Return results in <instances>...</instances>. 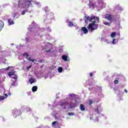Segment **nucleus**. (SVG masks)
<instances>
[{"instance_id":"1","label":"nucleus","mask_w":128,"mask_h":128,"mask_svg":"<svg viewBox=\"0 0 128 128\" xmlns=\"http://www.w3.org/2000/svg\"><path fill=\"white\" fill-rule=\"evenodd\" d=\"M32 6V2H30V0H20L18 2V6L19 8H28V6Z\"/></svg>"},{"instance_id":"2","label":"nucleus","mask_w":128,"mask_h":128,"mask_svg":"<svg viewBox=\"0 0 128 128\" xmlns=\"http://www.w3.org/2000/svg\"><path fill=\"white\" fill-rule=\"evenodd\" d=\"M96 20L92 21V23L90 24L88 26V28L89 32H92L94 30H96L98 28V24H96Z\"/></svg>"},{"instance_id":"3","label":"nucleus","mask_w":128,"mask_h":128,"mask_svg":"<svg viewBox=\"0 0 128 128\" xmlns=\"http://www.w3.org/2000/svg\"><path fill=\"white\" fill-rule=\"evenodd\" d=\"M86 18L87 20H88L90 22H92L93 20H97V22H100V18H98V17H96V16H92V17H90V16H87L86 17Z\"/></svg>"},{"instance_id":"4","label":"nucleus","mask_w":128,"mask_h":128,"mask_svg":"<svg viewBox=\"0 0 128 128\" xmlns=\"http://www.w3.org/2000/svg\"><path fill=\"white\" fill-rule=\"evenodd\" d=\"M104 18L106 20H112V16L110 15V14H106Z\"/></svg>"},{"instance_id":"5","label":"nucleus","mask_w":128,"mask_h":128,"mask_svg":"<svg viewBox=\"0 0 128 128\" xmlns=\"http://www.w3.org/2000/svg\"><path fill=\"white\" fill-rule=\"evenodd\" d=\"M60 106H64V108H66V106H68V102H62L61 103H60Z\"/></svg>"},{"instance_id":"6","label":"nucleus","mask_w":128,"mask_h":128,"mask_svg":"<svg viewBox=\"0 0 128 128\" xmlns=\"http://www.w3.org/2000/svg\"><path fill=\"white\" fill-rule=\"evenodd\" d=\"M8 22L10 26H12V24H14V20H12L10 18L8 19Z\"/></svg>"},{"instance_id":"7","label":"nucleus","mask_w":128,"mask_h":128,"mask_svg":"<svg viewBox=\"0 0 128 128\" xmlns=\"http://www.w3.org/2000/svg\"><path fill=\"white\" fill-rule=\"evenodd\" d=\"M82 30L84 32V34H88V29L86 27H82Z\"/></svg>"},{"instance_id":"8","label":"nucleus","mask_w":128,"mask_h":128,"mask_svg":"<svg viewBox=\"0 0 128 128\" xmlns=\"http://www.w3.org/2000/svg\"><path fill=\"white\" fill-rule=\"evenodd\" d=\"M112 21L110 23H108V21L103 20V24H105V26H110V24H112Z\"/></svg>"},{"instance_id":"9","label":"nucleus","mask_w":128,"mask_h":128,"mask_svg":"<svg viewBox=\"0 0 128 128\" xmlns=\"http://www.w3.org/2000/svg\"><path fill=\"white\" fill-rule=\"evenodd\" d=\"M4 26V22L0 20V32L2 30V28Z\"/></svg>"},{"instance_id":"10","label":"nucleus","mask_w":128,"mask_h":128,"mask_svg":"<svg viewBox=\"0 0 128 128\" xmlns=\"http://www.w3.org/2000/svg\"><path fill=\"white\" fill-rule=\"evenodd\" d=\"M80 110L82 111L86 110V108L84 107V105L82 104H80Z\"/></svg>"},{"instance_id":"11","label":"nucleus","mask_w":128,"mask_h":128,"mask_svg":"<svg viewBox=\"0 0 128 128\" xmlns=\"http://www.w3.org/2000/svg\"><path fill=\"white\" fill-rule=\"evenodd\" d=\"M62 58L63 60H64V62H66L68 60V56L66 55H63L62 56Z\"/></svg>"},{"instance_id":"12","label":"nucleus","mask_w":128,"mask_h":128,"mask_svg":"<svg viewBox=\"0 0 128 128\" xmlns=\"http://www.w3.org/2000/svg\"><path fill=\"white\" fill-rule=\"evenodd\" d=\"M36 90H38V86H34L32 88V92H36Z\"/></svg>"},{"instance_id":"13","label":"nucleus","mask_w":128,"mask_h":128,"mask_svg":"<svg viewBox=\"0 0 128 128\" xmlns=\"http://www.w3.org/2000/svg\"><path fill=\"white\" fill-rule=\"evenodd\" d=\"M18 16H20V15H18V13H15L14 14V18L16 20V18H18Z\"/></svg>"},{"instance_id":"14","label":"nucleus","mask_w":128,"mask_h":128,"mask_svg":"<svg viewBox=\"0 0 128 128\" xmlns=\"http://www.w3.org/2000/svg\"><path fill=\"white\" fill-rule=\"evenodd\" d=\"M29 82L31 84H34V79L32 78H30L29 79Z\"/></svg>"},{"instance_id":"15","label":"nucleus","mask_w":128,"mask_h":128,"mask_svg":"<svg viewBox=\"0 0 128 128\" xmlns=\"http://www.w3.org/2000/svg\"><path fill=\"white\" fill-rule=\"evenodd\" d=\"M14 71L10 72L8 74V76H14Z\"/></svg>"},{"instance_id":"16","label":"nucleus","mask_w":128,"mask_h":128,"mask_svg":"<svg viewBox=\"0 0 128 128\" xmlns=\"http://www.w3.org/2000/svg\"><path fill=\"white\" fill-rule=\"evenodd\" d=\"M28 60H29V62H34V60H36V59L34 60L32 58V57H30L28 58Z\"/></svg>"},{"instance_id":"17","label":"nucleus","mask_w":128,"mask_h":128,"mask_svg":"<svg viewBox=\"0 0 128 128\" xmlns=\"http://www.w3.org/2000/svg\"><path fill=\"white\" fill-rule=\"evenodd\" d=\"M28 12V10H23V11L22 12V16H24V14H26V12Z\"/></svg>"},{"instance_id":"18","label":"nucleus","mask_w":128,"mask_h":128,"mask_svg":"<svg viewBox=\"0 0 128 128\" xmlns=\"http://www.w3.org/2000/svg\"><path fill=\"white\" fill-rule=\"evenodd\" d=\"M111 38H114L116 36V32H113L110 34Z\"/></svg>"},{"instance_id":"19","label":"nucleus","mask_w":128,"mask_h":128,"mask_svg":"<svg viewBox=\"0 0 128 128\" xmlns=\"http://www.w3.org/2000/svg\"><path fill=\"white\" fill-rule=\"evenodd\" d=\"M58 72H62V68L60 67L58 68Z\"/></svg>"},{"instance_id":"20","label":"nucleus","mask_w":128,"mask_h":128,"mask_svg":"<svg viewBox=\"0 0 128 128\" xmlns=\"http://www.w3.org/2000/svg\"><path fill=\"white\" fill-rule=\"evenodd\" d=\"M74 23L72 22H69L68 26H72Z\"/></svg>"},{"instance_id":"21","label":"nucleus","mask_w":128,"mask_h":128,"mask_svg":"<svg viewBox=\"0 0 128 128\" xmlns=\"http://www.w3.org/2000/svg\"><path fill=\"white\" fill-rule=\"evenodd\" d=\"M56 124H58V121H54L52 122V124L53 126H56Z\"/></svg>"},{"instance_id":"22","label":"nucleus","mask_w":128,"mask_h":128,"mask_svg":"<svg viewBox=\"0 0 128 128\" xmlns=\"http://www.w3.org/2000/svg\"><path fill=\"white\" fill-rule=\"evenodd\" d=\"M4 100V96H0V100Z\"/></svg>"},{"instance_id":"23","label":"nucleus","mask_w":128,"mask_h":128,"mask_svg":"<svg viewBox=\"0 0 128 128\" xmlns=\"http://www.w3.org/2000/svg\"><path fill=\"white\" fill-rule=\"evenodd\" d=\"M68 114L70 116H74V112H68Z\"/></svg>"},{"instance_id":"24","label":"nucleus","mask_w":128,"mask_h":128,"mask_svg":"<svg viewBox=\"0 0 128 128\" xmlns=\"http://www.w3.org/2000/svg\"><path fill=\"white\" fill-rule=\"evenodd\" d=\"M24 56H26V58H28V56H30V55L28 53H24Z\"/></svg>"},{"instance_id":"25","label":"nucleus","mask_w":128,"mask_h":128,"mask_svg":"<svg viewBox=\"0 0 128 128\" xmlns=\"http://www.w3.org/2000/svg\"><path fill=\"white\" fill-rule=\"evenodd\" d=\"M114 84H118V80H115L114 81Z\"/></svg>"},{"instance_id":"26","label":"nucleus","mask_w":128,"mask_h":128,"mask_svg":"<svg viewBox=\"0 0 128 128\" xmlns=\"http://www.w3.org/2000/svg\"><path fill=\"white\" fill-rule=\"evenodd\" d=\"M92 102H93L92 100H90V102H89V106H92Z\"/></svg>"},{"instance_id":"27","label":"nucleus","mask_w":128,"mask_h":128,"mask_svg":"<svg viewBox=\"0 0 128 128\" xmlns=\"http://www.w3.org/2000/svg\"><path fill=\"white\" fill-rule=\"evenodd\" d=\"M96 112H97V114H100V112L98 111V108L95 109Z\"/></svg>"},{"instance_id":"28","label":"nucleus","mask_w":128,"mask_h":128,"mask_svg":"<svg viewBox=\"0 0 128 128\" xmlns=\"http://www.w3.org/2000/svg\"><path fill=\"white\" fill-rule=\"evenodd\" d=\"M44 60H39V62H40V64H42V62H44Z\"/></svg>"},{"instance_id":"29","label":"nucleus","mask_w":128,"mask_h":128,"mask_svg":"<svg viewBox=\"0 0 128 128\" xmlns=\"http://www.w3.org/2000/svg\"><path fill=\"white\" fill-rule=\"evenodd\" d=\"M13 113L14 114H18V110L14 111Z\"/></svg>"},{"instance_id":"30","label":"nucleus","mask_w":128,"mask_h":128,"mask_svg":"<svg viewBox=\"0 0 128 128\" xmlns=\"http://www.w3.org/2000/svg\"><path fill=\"white\" fill-rule=\"evenodd\" d=\"M51 50L49 49L48 50H46V52H50Z\"/></svg>"},{"instance_id":"31","label":"nucleus","mask_w":128,"mask_h":128,"mask_svg":"<svg viewBox=\"0 0 128 128\" xmlns=\"http://www.w3.org/2000/svg\"><path fill=\"white\" fill-rule=\"evenodd\" d=\"M114 40H116V39H114L112 41L113 44H116V42H114Z\"/></svg>"},{"instance_id":"32","label":"nucleus","mask_w":128,"mask_h":128,"mask_svg":"<svg viewBox=\"0 0 128 128\" xmlns=\"http://www.w3.org/2000/svg\"><path fill=\"white\" fill-rule=\"evenodd\" d=\"M30 68H32V65H30L29 66L27 67V70H30Z\"/></svg>"},{"instance_id":"33","label":"nucleus","mask_w":128,"mask_h":128,"mask_svg":"<svg viewBox=\"0 0 128 128\" xmlns=\"http://www.w3.org/2000/svg\"><path fill=\"white\" fill-rule=\"evenodd\" d=\"M12 78H13L14 80H16L18 78L16 76H12Z\"/></svg>"},{"instance_id":"34","label":"nucleus","mask_w":128,"mask_h":128,"mask_svg":"<svg viewBox=\"0 0 128 128\" xmlns=\"http://www.w3.org/2000/svg\"><path fill=\"white\" fill-rule=\"evenodd\" d=\"M90 76L92 78V73L90 72Z\"/></svg>"},{"instance_id":"35","label":"nucleus","mask_w":128,"mask_h":128,"mask_svg":"<svg viewBox=\"0 0 128 128\" xmlns=\"http://www.w3.org/2000/svg\"><path fill=\"white\" fill-rule=\"evenodd\" d=\"M10 68V66H8V68H6V70H8Z\"/></svg>"},{"instance_id":"36","label":"nucleus","mask_w":128,"mask_h":128,"mask_svg":"<svg viewBox=\"0 0 128 128\" xmlns=\"http://www.w3.org/2000/svg\"><path fill=\"white\" fill-rule=\"evenodd\" d=\"M124 92H126V94H127L128 93V90H124Z\"/></svg>"},{"instance_id":"37","label":"nucleus","mask_w":128,"mask_h":128,"mask_svg":"<svg viewBox=\"0 0 128 128\" xmlns=\"http://www.w3.org/2000/svg\"><path fill=\"white\" fill-rule=\"evenodd\" d=\"M4 96H8V94H4Z\"/></svg>"},{"instance_id":"38","label":"nucleus","mask_w":128,"mask_h":128,"mask_svg":"<svg viewBox=\"0 0 128 128\" xmlns=\"http://www.w3.org/2000/svg\"><path fill=\"white\" fill-rule=\"evenodd\" d=\"M36 4H40V2H36Z\"/></svg>"},{"instance_id":"39","label":"nucleus","mask_w":128,"mask_h":128,"mask_svg":"<svg viewBox=\"0 0 128 128\" xmlns=\"http://www.w3.org/2000/svg\"><path fill=\"white\" fill-rule=\"evenodd\" d=\"M70 108H72V105L70 106Z\"/></svg>"},{"instance_id":"40","label":"nucleus","mask_w":128,"mask_h":128,"mask_svg":"<svg viewBox=\"0 0 128 128\" xmlns=\"http://www.w3.org/2000/svg\"><path fill=\"white\" fill-rule=\"evenodd\" d=\"M118 35L120 36V33L118 34Z\"/></svg>"}]
</instances>
